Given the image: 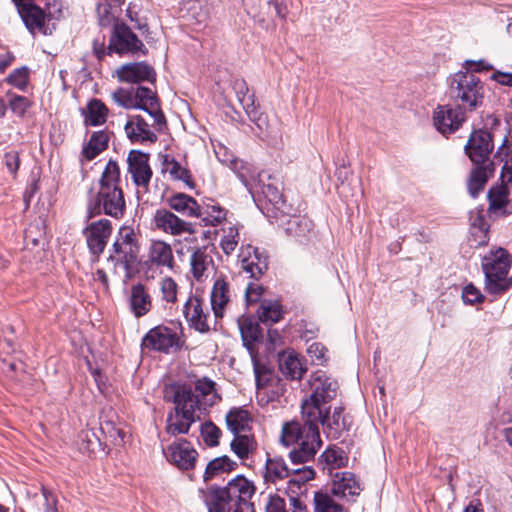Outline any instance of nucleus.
I'll return each instance as SVG.
<instances>
[{
    "instance_id": "49530a36",
    "label": "nucleus",
    "mask_w": 512,
    "mask_h": 512,
    "mask_svg": "<svg viewBox=\"0 0 512 512\" xmlns=\"http://www.w3.org/2000/svg\"><path fill=\"white\" fill-rule=\"evenodd\" d=\"M212 263V258L207 254L205 248H197L190 257L191 272L196 280L204 275L209 265Z\"/></svg>"
},
{
    "instance_id": "39448f33",
    "label": "nucleus",
    "mask_w": 512,
    "mask_h": 512,
    "mask_svg": "<svg viewBox=\"0 0 512 512\" xmlns=\"http://www.w3.org/2000/svg\"><path fill=\"white\" fill-rule=\"evenodd\" d=\"M448 94L455 102H461L465 110L474 111L482 106L485 89L474 73L460 71L450 77Z\"/></svg>"
},
{
    "instance_id": "338daca9",
    "label": "nucleus",
    "mask_w": 512,
    "mask_h": 512,
    "mask_svg": "<svg viewBox=\"0 0 512 512\" xmlns=\"http://www.w3.org/2000/svg\"><path fill=\"white\" fill-rule=\"evenodd\" d=\"M9 105L14 113L23 115L29 106V101L24 96L14 95L10 98Z\"/></svg>"
},
{
    "instance_id": "f03ea898",
    "label": "nucleus",
    "mask_w": 512,
    "mask_h": 512,
    "mask_svg": "<svg viewBox=\"0 0 512 512\" xmlns=\"http://www.w3.org/2000/svg\"><path fill=\"white\" fill-rule=\"evenodd\" d=\"M303 423L298 421L287 422L282 427L281 442L283 445L293 448L289 452V458L294 464L306 463L313 460L322 446L319 431L320 422L324 419H308L301 415Z\"/></svg>"
},
{
    "instance_id": "c03bdc74",
    "label": "nucleus",
    "mask_w": 512,
    "mask_h": 512,
    "mask_svg": "<svg viewBox=\"0 0 512 512\" xmlns=\"http://www.w3.org/2000/svg\"><path fill=\"white\" fill-rule=\"evenodd\" d=\"M231 450L240 458L247 459L256 450L257 443L252 435L241 433L234 435L231 441Z\"/></svg>"
},
{
    "instance_id": "ea45409f",
    "label": "nucleus",
    "mask_w": 512,
    "mask_h": 512,
    "mask_svg": "<svg viewBox=\"0 0 512 512\" xmlns=\"http://www.w3.org/2000/svg\"><path fill=\"white\" fill-rule=\"evenodd\" d=\"M288 476H290V470L282 458H267L264 472V479L267 483L276 484Z\"/></svg>"
},
{
    "instance_id": "a878e982",
    "label": "nucleus",
    "mask_w": 512,
    "mask_h": 512,
    "mask_svg": "<svg viewBox=\"0 0 512 512\" xmlns=\"http://www.w3.org/2000/svg\"><path fill=\"white\" fill-rule=\"evenodd\" d=\"M231 300L230 284L224 277H219L214 281L210 293L211 309L214 319L223 318L226 308Z\"/></svg>"
},
{
    "instance_id": "774afa93",
    "label": "nucleus",
    "mask_w": 512,
    "mask_h": 512,
    "mask_svg": "<svg viewBox=\"0 0 512 512\" xmlns=\"http://www.w3.org/2000/svg\"><path fill=\"white\" fill-rule=\"evenodd\" d=\"M266 512H287L285 501L278 495H270L265 506Z\"/></svg>"
},
{
    "instance_id": "3c124183",
    "label": "nucleus",
    "mask_w": 512,
    "mask_h": 512,
    "mask_svg": "<svg viewBox=\"0 0 512 512\" xmlns=\"http://www.w3.org/2000/svg\"><path fill=\"white\" fill-rule=\"evenodd\" d=\"M111 98L124 109H136L134 89L118 88L111 93Z\"/></svg>"
},
{
    "instance_id": "bf43d9fd",
    "label": "nucleus",
    "mask_w": 512,
    "mask_h": 512,
    "mask_svg": "<svg viewBox=\"0 0 512 512\" xmlns=\"http://www.w3.org/2000/svg\"><path fill=\"white\" fill-rule=\"evenodd\" d=\"M28 77H29V72H28V69L26 67H22V68H17L15 70H13L6 78V81L23 90L25 89L27 83H28Z\"/></svg>"
},
{
    "instance_id": "a211bd4d",
    "label": "nucleus",
    "mask_w": 512,
    "mask_h": 512,
    "mask_svg": "<svg viewBox=\"0 0 512 512\" xmlns=\"http://www.w3.org/2000/svg\"><path fill=\"white\" fill-rule=\"evenodd\" d=\"M166 458L181 470L193 469L198 453L192 444L185 439H181L168 446L165 451Z\"/></svg>"
},
{
    "instance_id": "8fccbe9b",
    "label": "nucleus",
    "mask_w": 512,
    "mask_h": 512,
    "mask_svg": "<svg viewBox=\"0 0 512 512\" xmlns=\"http://www.w3.org/2000/svg\"><path fill=\"white\" fill-rule=\"evenodd\" d=\"M319 462L331 468H340L346 465L347 457L342 449L329 447L320 455Z\"/></svg>"
},
{
    "instance_id": "423d86ee",
    "label": "nucleus",
    "mask_w": 512,
    "mask_h": 512,
    "mask_svg": "<svg viewBox=\"0 0 512 512\" xmlns=\"http://www.w3.org/2000/svg\"><path fill=\"white\" fill-rule=\"evenodd\" d=\"M511 267V259L508 252L498 248L491 252V256L485 257L482 268L485 274V289L488 293L498 295L505 292L510 286L507 279Z\"/></svg>"
},
{
    "instance_id": "13d9d810",
    "label": "nucleus",
    "mask_w": 512,
    "mask_h": 512,
    "mask_svg": "<svg viewBox=\"0 0 512 512\" xmlns=\"http://www.w3.org/2000/svg\"><path fill=\"white\" fill-rule=\"evenodd\" d=\"M342 411L343 409L341 407L335 408L332 416H329V412L325 421L320 422V424L326 426L329 430H334L335 433H339L346 429V423L344 417H342Z\"/></svg>"
},
{
    "instance_id": "f3484780",
    "label": "nucleus",
    "mask_w": 512,
    "mask_h": 512,
    "mask_svg": "<svg viewBox=\"0 0 512 512\" xmlns=\"http://www.w3.org/2000/svg\"><path fill=\"white\" fill-rule=\"evenodd\" d=\"M144 44L126 24H116L111 36L109 49L118 54L142 51Z\"/></svg>"
},
{
    "instance_id": "f704fd0d",
    "label": "nucleus",
    "mask_w": 512,
    "mask_h": 512,
    "mask_svg": "<svg viewBox=\"0 0 512 512\" xmlns=\"http://www.w3.org/2000/svg\"><path fill=\"white\" fill-rule=\"evenodd\" d=\"M237 322L243 345L252 355L254 352V344L261 338L259 325L249 317L245 316L240 317Z\"/></svg>"
},
{
    "instance_id": "393cba45",
    "label": "nucleus",
    "mask_w": 512,
    "mask_h": 512,
    "mask_svg": "<svg viewBox=\"0 0 512 512\" xmlns=\"http://www.w3.org/2000/svg\"><path fill=\"white\" fill-rule=\"evenodd\" d=\"M279 369L290 380H300L307 371L306 360L294 350L279 354Z\"/></svg>"
},
{
    "instance_id": "052dcab7",
    "label": "nucleus",
    "mask_w": 512,
    "mask_h": 512,
    "mask_svg": "<svg viewBox=\"0 0 512 512\" xmlns=\"http://www.w3.org/2000/svg\"><path fill=\"white\" fill-rule=\"evenodd\" d=\"M326 353V347L319 342H314L307 348L311 361L317 365H323L327 361Z\"/></svg>"
},
{
    "instance_id": "5701e85b",
    "label": "nucleus",
    "mask_w": 512,
    "mask_h": 512,
    "mask_svg": "<svg viewBox=\"0 0 512 512\" xmlns=\"http://www.w3.org/2000/svg\"><path fill=\"white\" fill-rule=\"evenodd\" d=\"M509 188L505 184L493 185L488 193V209L487 213L490 218H500L508 216L511 211L507 209L509 205Z\"/></svg>"
},
{
    "instance_id": "4be33fe9",
    "label": "nucleus",
    "mask_w": 512,
    "mask_h": 512,
    "mask_svg": "<svg viewBox=\"0 0 512 512\" xmlns=\"http://www.w3.org/2000/svg\"><path fill=\"white\" fill-rule=\"evenodd\" d=\"M362 491L361 484L352 472L336 473L331 483V493L334 496L354 501Z\"/></svg>"
},
{
    "instance_id": "0e129e2a",
    "label": "nucleus",
    "mask_w": 512,
    "mask_h": 512,
    "mask_svg": "<svg viewBox=\"0 0 512 512\" xmlns=\"http://www.w3.org/2000/svg\"><path fill=\"white\" fill-rule=\"evenodd\" d=\"M264 292V288L262 285L252 282L248 283L245 289V299L247 304H253L260 300L262 294Z\"/></svg>"
},
{
    "instance_id": "20e7f679",
    "label": "nucleus",
    "mask_w": 512,
    "mask_h": 512,
    "mask_svg": "<svg viewBox=\"0 0 512 512\" xmlns=\"http://www.w3.org/2000/svg\"><path fill=\"white\" fill-rule=\"evenodd\" d=\"M309 383L312 393L302 400L301 415L308 419L325 420L331 409L329 403L337 395L338 383L327 377L322 371L312 374Z\"/></svg>"
},
{
    "instance_id": "dca6fc26",
    "label": "nucleus",
    "mask_w": 512,
    "mask_h": 512,
    "mask_svg": "<svg viewBox=\"0 0 512 512\" xmlns=\"http://www.w3.org/2000/svg\"><path fill=\"white\" fill-rule=\"evenodd\" d=\"M492 150V135L486 130L474 131L465 146L466 154L474 164L492 163L489 160Z\"/></svg>"
},
{
    "instance_id": "cd10ccee",
    "label": "nucleus",
    "mask_w": 512,
    "mask_h": 512,
    "mask_svg": "<svg viewBox=\"0 0 512 512\" xmlns=\"http://www.w3.org/2000/svg\"><path fill=\"white\" fill-rule=\"evenodd\" d=\"M199 210L196 218L200 219L203 226H218L226 220L228 214V211L214 200L199 204Z\"/></svg>"
},
{
    "instance_id": "c85d7f7f",
    "label": "nucleus",
    "mask_w": 512,
    "mask_h": 512,
    "mask_svg": "<svg viewBox=\"0 0 512 512\" xmlns=\"http://www.w3.org/2000/svg\"><path fill=\"white\" fill-rule=\"evenodd\" d=\"M18 12L26 28L32 34H35L36 32L44 35L51 34V32H47V28L45 26V13L39 6L35 4L28 5L26 8H22V10Z\"/></svg>"
},
{
    "instance_id": "864d4df0",
    "label": "nucleus",
    "mask_w": 512,
    "mask_h": 512,
    "mask_svg": "<svg viewBox=\"0 0 512 512\" xmlns=\"http://www.w3.org/2000/svg\"><path fill=\"white\" fill-rule=\"evenodd\" d=\"M262 193L265 196V198L275 206L276 209L283 211V196L281 190L276 184L272 182H263Z\"/></svg>"
},
{
    "instance_id": "473e14b6",
    "label": "nucleus",
    "mask_w": 512,
    "mask_h": 512,
    "mask_svg": "<svg viewBox=\"0 0 512 512\" xmlns=\"http://www.w3.org/2000/svg\"><path fill=\"white\" fill-rule=\"evenodd\" d=\"M475 165L468 181V191L473 198L477 197L493 173V163Z\"/></svg>"
},
{
    "instance_id": "6ab92c4d",
    "label": "nucleus",
    "mask_w": 512,
    "mask_h": 512,
    "mask_svg": "<svg viewBox=\"0 0 512 512\" xmlns=\"http://www.w3.org/2000/svg\"><path fill=\"white\" fill-rule=\"evenodd\" d=\"M124 130L132 143H155L158 139L156 134L158 131L152 125L150 126L140 115L129 116Z\"/></svg>"
},
{
    "instance_id": "f8f14e48",
    "label": "nucleus",
    "mask_w": 512,
    "mask_h": 512,
    "mask_svg": "<svg viewBox=\"0 0 512 512\" xmlns=\"http://www.w3.org/2000/svg\"><path fill=\"white\" fill-rule=\"evenodd\" d=\"M111 233L112 224L108 219L91 222L83 229V235L91 254L99 257L104 252Z\"/></svg>"
},
{
    "instance_id": "ddd939ff",
    "label": "nucleus",
    "mask_w": 512,
    "mask_h": 512,
    "mask_svg": "<svg viewBox=\"0 0 512 512\" xmlns=\"http://www.w3.org/2000/svg\"><path fill=\"white\" fill-rule=\"evenodd\" d=\"M238 258L241 271L251 279L259 280L268 269V256L251 245L242 247Z\"/></svg>"
},
{
    "instance_id": "37998d69",
    "label": "nucleus",
    "mask_w": 512,
    "mask_h": 512,
    "mask_svg": "<svg viewBox=\"0 0 512 512\" xmlns=\"http://www.w3.org/2000/svg\"><path fill=\"white\" fill-rule=\"evenodd\" d=\"M495 157L499 158L504 165L501 172V184L512 185V145L505 138L502 145L498 148Z\"/></svg>"
},
{
    "instance_id": "a18cd8bd",
    "label": "nucleus",
    "mask_w": 512,
    "mask_h": 512,
    "mask_svg": "<svg viewBox=\"0 0 512 512\" xmlns=\"http://www.w3.org/2000/svg\"><path fill=\"white\" fill-rule=\"evenodd\" d=\"M221 231L220 247L226 255H230L235 251L240 240L239 227L228 223L221 228Z\"/></svg>"
},
{
    "instance_id": "0eeeda50",
    "label": "nucleus",
    "mask_w": 512,
    "mask_h": 512,
    "mask_svg": "<svg viewBox=\"0 0 512 512\" xmlns=\"http://www.w3.org/2000/svg\"><path fill=\"white\" fill-rule=\"evenodd\" d=\"M116 261L129 269L137 261L140 253V231L132 226L123 225L117 232L113 243Z\"/></svg>"
},
{
    "instance_id": "6e6d98bb",
    "label": "nucleus",
    "mask_w": 512,
    "mask_h": 512,
    "mask_svg": "<svg viewBox=\"0 0 512 512\" xmlns=\"http://www.w3.org/2000/svg\"><path fill=\"white\" fill-rule=\"evenodd\" d=\"M178 285L171 277H164L160 281V292L162 300L167 303H175L177 300Z\"/></svg>"
},
{
    "instance_id": "4d7b16f0",
    "label": "nucleus",
    "mask_w": 512,
    "mask_h": 512,
    "mask_svg": "<svg viewBox=\"0 0 512 512\" xmlns=\"http://www.w3.org/2000/svg\"><path fill=\"white\" fill-rule=\"evenodd\" d=\"M201 435L208 446H217L221 436V430L212 422H206L201 425Z\"/></svg>"
},
{
    "instance_id": "2f4dec72",
    "label": "nucleus",
    "mask_w": 512,
    "mask_h": 512,
    "mask_svg": "<svg viewBox=\"0 0 512 512\" xmlns=\"http://www.w3.org/2000/svg\"><path fill=\"white\" fill-rule=\"evenodd\" d=\"M167 204L170 209L183 216L196 218L199 215V204L193 197L185 193H176L170 196L167 199Z\"/></svg>"
},
{
    "instance_id": "4c0bfd02",
    "label": "nucleus",
    "mask_w": 512,
    "mask_h": 512,
    "mask_svg": "<svg viewBox=\"0 0 512 512\" xmlns=\"http://www.w3.org/2000/svg\"><path fill=\"white\" fill-rule=\"evenodd\" d=\"M109 110L107 106L99 99H92L83 110L85 125L99 126L106 122Z\"/></svg>"
},
{
    "instance_id": "09e8293b",
    "label": "nucleus",
    "mask_w": 512,
    "mask_h": 512,
    "mask_svg": "<svg viewBox=\"0 0 512 512\" xmlns=\"http://www.w3.org/2000/svg\"><path fill=\"white\" fill-rule=\"evenodd\" d=\"M313 500L314 512H347L326 492H315Z\"/></svg>"
},
{
    "instance_id": "7c9ffc66",
    "label": "nucleus",
    "mask_w": 512,
    "mask_h": 512,
    "mask_svg": "<svg viewBox=\"0 0 512 512\" xmlns=\"http://www.w3.org/2000/svg\"><path fill=\"white\" fill-rule=\"evenodd\" d=\"M195 392L197 394H194V396L198 400L197 409H200L201 405L211 407L220 400V396L216 391V383L207 377L198 379L195 382Z\"/></svg>"
},
{
    "instance_id": "a19ab883",
    "label": "nucleus",
    "mask_w": 512,
    "mask_h": 512,
    "mask_svg": "<svg viewBox=\"0 0 512 512\" xmlns=\"http://www.w3.org/2000/svg\"><path fill=\"white\" fill-rule=\"evenodd\" d=\"M163 172L168 173L173 180H181L187 186L193 187L194 183L190 171L169 155H165L162 162Z\"/></svg>"
},
{
    "instance_id": "e2e57ef3",
    "label": "nucleus",
    "mask_w": 512,
    "mask_h": 512,
    "mask_svg": "<svg viewBox=\"0 0 512 512\" xmlns=\"http://www.w3.org/2000/svg\"><path fill=\"white\" fill-rule=\"evenodd\" d=\"M462 299L467 304H475L481 303L484 296L473 284H468L462 291Z\"/></svg>"
},
{
    "instance_id": "4468645a",
    "label": "nucleus",
    "mask_w": 512,
    "mask_h": 512,
    "mask_svg": "<svg viewBox=\"0 0 512 512\" xmlns=\"http://www.w3.org/2000/svg\"><path fill=\"white\" fill-rule=\"evenodd\" d=\"M153 224L157 230L171 236L195 233L192 223L181 219L168 209L156 210L153 216Z\"/></svg>"
},
{
    "instance_id": "2eb2a0df",
    "label": "nucleus",
    "mask_w": 512,
    "mask_h": 512,
    "mask_svg": "<svg viewBox=\"0 0 512 512\" xmlns=\"http://www.w3.org/2000/svg\"><path fill=\"white\" fill-rule=\"evenodd\" d=\"M128 173L131 175L133 183L148 191V187L153 175L149 165V154L140 150H131L127 157Z\"/></svg>"
},
{
    "instance_id": "69168bd1",
    "label": "nucleus",
    "mask_w": 512,
    "mask_h": 512,
    "mask_svg": "<svg viewBox=\"0 0 512 512\" xmlns=\"http://www.w3.org/2000/svg\"><path fill=\"white\" fill-rule=\"evenodd\" d=\"M232 169L237 173L241 181L247 185V178L252 177V169L244 161L235 159L231 161Z\"/></svg>"
},
{
    "instance_id": "1a4fd4ad",
    "label": "nucleus",
    "mask_w": 512,
    "mask_h": 512,
    "mask_svg": "<svg viewBox=\"0 0 512 512\" xmlns=\"http://www.w3.org/2000/svg\"><path fill=\"white\" fill-rule=\"evenodd\" d=\"M144 349L169 354L181 348L178 333L165 325H158L151 328L142 339Z\"/></svg>"
},
{
    "instance_id": "de8ad7c7",
    "label": "nucleus",
    "mask_w": 512,
    "mask_h": 512,
    "mask_svg": "<svg viewBox=\"0 0 512 512\" xmlns=\"http://www.w3.org/2000/svg\"><path fill=\"white\" fill-rule=\"evenodd\" d=\"M252 360L258 390H267L274 382H279V379L274 376L273 372L256 360L254 356H252Z\"/></svg>"
},
{
    "instance_id": "bb28decb",
    "label": "nucleus",
    "mask_w": 512,
    "mask_h": 512,
    "mask_svg": "<svg viewBox=\"0 0 512 512\" xmlns=\"http://www.w3.org/2000/svg\"><path fill=\"white\" fill-rule=\"evenodd\" d=\"M223 489L227 493L232 504L251 502L250 499L255 493V486L253 482L242 475H238L231 479Z\"/></svg>"
},
{
    "instance_id": "5fc2aeb1",
    "label": "nucleus",
    "mask_w": 512,
    "mask_h": 512,
    "mask_svg": "<svg viewBox=\"0 0 512 512\" xmlns=\"http://www.w3.org/2000/svg\"><path fill=\"white\" fill-rule=\"evenodd\" d=\"M244 108L249 119L254 122L258 127L261 128L262 114L259 111L258 105L255 103L254 94L248 95L247 97L239 101Z\"/></svg>"
},
{
    "instance_id": "c9c22d12",
    "label": "nucleus",
    "mask_w": 512,
    "mask_h": 512,
    "mask_svg": "<svg viewBox=\"0 0 512 512\" xmlns=\"http://www.w3.org/2000/svg\"><path fill=\"white\" fill-rule=\"evenodd\" d=\"M110 134L106 130L95 131L88 143L83 147L82 156L91 161L108 147Z\"/></svg>"
},
{
    "instance_id": "e433bc0d",
    "label": "nucleus",
    "mask_w": 512,
    "mask_h": 512,
    "mask_svg": "<svg viewBox=\"0 0 512 512\" xmlns=\"http://www.w3.org/2000/svg\"><path fill=\"white\" fill-rule=\"evenodd\" d=\"M315 477V471L310 466H304L300 469L290 470V476L287 481L288 495H298L305 484Z\"/></svg>"
},
{
    "instance_id": "b1692460",
    "label": "nucleus",
    "mask_w": 512,
    "mask_h": 512,
    "mask_svg": "<svg viewBox=\"0 0 512 512\" xmlns=\"http://www.w3.org/2000/svg\"><path fill=\"white\" fill-rule=\"evenodd\" d=\"M128 305L131 313L136 318L144 317L152 310V296L144 284L137 283L131 286Z\"/></svg>"
},
{
    "instance_id": "7ed1b4c3",
    "label": "nucleus",
    "mask_w": 512,
    "mask_h": 512,
    "mask_svg": "<svg viewBox=\"0 0 512 512\" xmlns=\"http://www.w3.org/2000/svg\"><path fill=\"white\" fill-rule=\"evenodd\" d=\"M164 400L174 404V408L167 415L166 432L172 436L187 434L191 425L199 419L195 415L198 400L191 387L179 384L168 385L164 389Z\"/></svg>"
},
{
    "instance_id": "9b49d317",
    "label": "nucleus",
    "mask_w": 512,
    "mask_h": 512,
    "mask_svg": "<svg viewBox=\"0 0 512 512\" xmlns=\"http://www.w3.org/2000/svg\"><path fill=\"white\" fill-rule=\"evenodd\" d=\"M134 93L136 109L147 112L153 119L152 127L157 131H163L167 123L156 93L144 86L137 87Z\"/></svg>"
},
{
    "instance_id": "58836bf2",
    "label": "nucleus",
    "mask_w": 512,
    "mask_h": 512,
    "mask_svg": "<svg viewBox=\"0 0 512 512\" xmlns=\"http://www.w3.org/2000/svg\"><path fill=\"white\" fill-rule=\"evenodd\" d=\"M257 314L262 323L273 324L283 318L284 311L278 300L263 299L260 302Z\"/></svg>"
},
{
    "instance_id": "f257e3e1",
    "label": "nucleus",
    "mask_w": 512,
    "mask_h": 512,
    "mask_svg": "<svg viewBox=\"0 0 512 512\" xmlns=\"http://www.w3.org/2000/svg\"><path fill=\"white\" fill-rule=\"evenodd\" d=\"M120 167L114 160L106 164L95 194H91L87 203V220L105 214L115 219L123 217L126 210L124 193L119 186Z\"/></svg>"
},
{
    "instance_id": "9d476101",
    "label": "nucleus",
    "mask_w": 512,
    "mask_h": 512,
    "mask_svg": "<svg viewBox=\"0 0 512 512\" xmlns=\"http://www.w3.org/2000/svg\"><path fill=\"white\" fill-rule=\"evenodd\" d=\"M183 315L189 327L200 333L209 332L212 322L216 321L214 317L212 318L204 301L195 295L186 300L183 306Z\"/></svg>"
},
{
    "instance_id": "603ef678",
    "label": "nucleus",
    "mask_w": 512,
    "mask_h": 512,
    "mask_svg": "<svg viewBox=\"0 0 512 512\" xmlns=\"http://www.w3.org/2000/svg\"><path fill=\"white\" fill-rule=\"evenodd\" d=\"M243 5L248 15L257 20L261 25L265 23V15L268 14L264 0H243Z\"/></svg>"
},
{
    "instance_id": "6e6552de",
    "label": "nucleus",
    "mask_w": 512,
    "mask_h": 512,
    "mask_svg": "<svg viewBox=\"0 0 512 512\" xmlns=\"http://www.w3.org/2000/svg\"><path fill=\"white\" fill-rule=\"evenodd\" d=\"M466 118V110L459 104L437 105L432 112L433 127L443 136L458 131Z\"/></svg>"
},
{
    "instance_id": "680f3d73",
    "label": "nucleus",
    "mask_w": 512,
    "mask_h": 512,
    "mask_svg": "<svg viewBox=\"0 0 512 512\" xmlns=\"http://www.w3.org/2000/svg\"><path fill=\"white\" fill-rule=\"evenodd\" d=\"M116 7L115 5H110V3L100 2L96 6V13L98 16L99 24L103 27L109 26L112 24L114 20V15L112 13V8Z\"/></svg>"
},
{
    "instance_id": "aec40b11",
    "label": "nucleus",
    "mask_w": 512,
    "mask_h": 512,
    "mask_svg": "<svg viewBox=\"0 0 512 512\" xmlns=\"http://www.w3.org/2000/svg\"><path fill=\"white\" fill-rule=\"evenodd\" d=\"M146 263L149 267L172 270L175 265L172 247L164 240H151Z\"/></svg>"
},
{
    "instance_id": "72a5a7b5",
    "label": "nucleus",
    "mask_w": 512,
    "mask_h": 512,
    "mask_svg": "<svg viewBox=\"0 0 512 512\" xmlns=\"http://www.w3.org/2000/svg\"><path fill=\"white\" fill-rule=\"evenodd\" d=\"M208 512H228L232 509V502L223 488L211 487L204 495Z\"/></svg>"
},
{
    "instance_id": "412c9836",
    "label": "nucleus",
    "mask_w": 512,
    "mask_h": 512,
    "mask_svg": "<svg viewBox=\"0 0 512 512\" xmlns=\"http://www.w3.org/2000/svg\"><path fill=\"white\" fill-rule=\"evenodd\" d=\"M120 82L140 83L143 81L154 82L156 73L153 67L145 62H134L121 65L116 70Z\"/></svg>"
},
{
    "instance_id": "79ce46f5",
    "label": "nucleus",
    "mask_w": 512,
    "mask_h": 512,
    "mask_svg": "<svg viewBox=\"0 0 512 512\" xmlns=\"http://www.w3.org/2000/svg\"><path fill=\"white\" fill-rule=\"evenodd\" d=\"M237 467V462L231 460L228 456L224 455L221 457L214 458L211 460L205 469L203 478L204 481H210L216 476L223 473L230 472Z\"/></svg>"
},
{
    "instance_id": "c756f323",
    "label": "nucleus",
    "mask_w": 512,
    "mask_h": 512,
    "mask_svg": "<svg viewBox=\"0 0 512 512\" xmlns=\"http://www.w3.org/2000/svg\"><path fill=\"white\" fill-rule=\"evenodd\" d=\"M225 419L228 429L234 435L247 433L251 429L252 417L250 413L242 407L230 409Z\"/></svg>"
}]
</instances>
